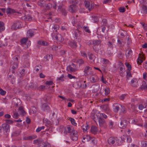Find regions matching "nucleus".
<instances>
[{"instance_id":"obj_47","label":"nucleus","mask_w":147,"mask_h":147,"mask_svg":"<svg viewBox=\"0 0 147 147\" xmlns=\"http://www.w3.org/2000/svg\"><path fill=\"white\" fill-rule=\"evenodd\" d=\"M96 115H99L100 117H103L105 119H106L107 117V116L104 113H98Z\"/></svg>"},{"instance_id":"obj_29","label":"nucleus","mask_w":147,"mask_h":147,"mask_svg":"<svg viewBox=\"0 0 147 147\" xmlns=\"http://www.w3.org/2000/svg\"><path fill=\"white\" fill-rule=\"evenodd\" d=\"M53 58V56L52 55H47L44 57V58L47 61L51 60Z\"/></svg>"},{"instance_id":"obj_61","label":"nucleus","mask_w":147,"mask_h":147,"mask_svg":"<svg viewBox=\"0 0 147 147\" xmlns=\"http://www.w3.org/2000/svg\"><path fill=\"white\" fill-rule=\"evenodd\" d=\"M58 46L53 45L51 47L50 49L52 50H56L58 49Z\"/></svg>"},{"instance_id":"obj_36","label":"nucleus","mask_w":147,"mask_h":147,"mask_svg":"<svg viewBox=\"0 0 147 147\" xmlns=\"http://www.w3.org/2000/svg\"><path fill=\"white\" fill-rule=\"evenodd\" d=\"M89 128V126L88 125H83L82 126V128L83 129L84 132L86 131Z\"/></svg>"},{"instance_id":"obj_4","label":"nucleus","mask_w":147,"mask_h":147,"mask_svg":"<svg viewBox=\"0 0 147 147\" xmlns=\"http://www.w3.org/2000/svg\"><path fill=\"white\" fill-rule=\"evenodd\" d=\"M102 42V41L100 40H90L88 42V45H90L91 44H93L94 45L93 47V48L95 50H99V49H96L95 46L96 45H98L100 44Z\"/></svg>"},{"instance_id":"obj_20","label":"nucleus","mask_w":147,"mask_h":147,"mask_svg":"<svg viewBox=\"0 0 147 147\" xmlns=\"http://www.w3.org/2000/svg\"><path fill=\"white\" fill-rule=\"evenodd\" d=\"M82 138V142L83 143H85L90 140L91 139V138L89 136L86 135L83 136Z\"/></svg>"},{"instance_id":"obj_26","label":"nucleus","mask_w":147,"mask_h":147,"mask_svg":"<svg viewBox=\"0 0 147 147\" xmlns=\"http://www.w3.org/2000/svg\"><path fill=\"white\" fill-rule=\"evenodd\" d=\"M68 44L70 46L73 48H76L77 47L76 43L74 41H69Z\"/></svg>"},{"instance_id":"obj_50","label":"nucleus","mask_w":147,"mask_h":147,"mask_svg":"<svg viewBox=\"0 0 147 147\" xmlns=\"http://www.w3.org/2000/svg\"><path fill=\"white\" fill-rule=\"evenodd\" d=\"M141 144L142 147H147V142L142 141L141 142Z\"/></svg>"},{"instance_id":"obj_39","label":"nucleus","mask_w":147,"mask_h":147,"mask_svg":"<svg viewBox=\"0 0 147 147\" xmlns=\"http://www.w3.org/2000/svg\"><path fill=\"white\" fill-rule=\"evenodd\" d=\"M109 48H108L107 51V54L109 56H111L113 55V52H112V49H111V50L110 49H109Z\"/></svg>"},{"instance_id":"obj_33","label":"nucleus","mask_w":147,"mask_h":147,"mask_svg":"<svg viewBox=\"0 0 147 147\" xmlns=\"http://www.w3.org/2000/svg\"><path fill=\"white\" fill-rule=\"evenodd\" d=\"M89 59L91 61V62H94L95 60V56L92 53L89 54L88 56Z\"/></svg>"},{"instance_id":"obj_28","label":"nucleus","mask_w":147,"mask_h":147,"mask_svg":"<svg viewBox=\"0 0 147 147\" xmlns=\"http://www.w3.org/2000/svg\"><path fill=\"white\" fill-rule=\"evenodd\" d=\"M36 136H33V137L32 136L24 137L23 138V139L24 140H31L34 138H36Z\"/></svg>"},{"instance_id":"obj_30","label":"nucleus","mask_w":147,"mask_h":147,"mask_svg":"<svg viewBox=\"0 0 147 147\" xmlns=\"http://www.w3.org/2000/svg\"><path fill=\"white\" fill-rule=\"evenodd\" d=\"M16 12L15 10L12 9L8 8L7 9L6 13L7 14H11Z\"/></svg>"},{"instance_id":"obj_7","label":"nucleus","mask_w":147,"mask_h":147,"mask_svg":"<svg viewBox=\"0 0 147 147\" xmlns=\"http://www.w3.org/2000/svg\"><path fill=\"white\" fill-rule=\"evenodd\" d=\"M77 66L74 63H72L71 65L68 66L67 69L68 71L70 72H73L78 70Z\"/></svg>"},{"instance_id":"obj_1","label":"nucleus","mask_w":147,"mask_h":147,"mask_svg":"<svg viewBox=\"0 0 147 147\" xmlns=\"http://www.w3.org/2000/svg\"><path fill=\"white\" fill-rule=\"evenodd\" d=\"M108 144L111 145L114 144L116 146L120 145L121 144V140L120 139L115 137H110L107 140Z\"/></svg>"},{"instance_id":"obj_18","label":"nucleus","mask_w":147,"mask_h":147,"mask_svg":"<svg viewBox=\"0 0 147 147\" xmlns=\"http://www.w3.org/2000/svg\"><path fill=\"white\" fill-rule=\"evenodd\" d=\"M98 80V77L96 75H94L90 77V80L92 83H94L97 82Z\"/></svg>"},{"instance_id":"obj_52","label":"nucleus","mask_w":147,"mask_h":147,"mask_svg":"<svg viewBox=\"0 0 147 147\" xmlns=\"http://www.w3.org/2000/svg\"><path fill=\"white\" fill-rule=\"evenodd\" d=\"M76 62L77 63H78L80 65L83 64L84 63L83 60L81 59H77Z\"/></svg>"},{"instance_id":"obj_2","label":"nucleus","mask_w":147,"mask_h":147,"mask_svg":"<svg viewBox=\"0 0 147 147\" xmlns=\"http://www.w3.org/2000/svg\"><path fill=\"white\" fill-rule=\"evenodd\" d=\"M78 17L76 16V18L75 17H71L70 19V21L73 26H77L78 28L80 29V28H82L83 22H80V20L78 21Z\"/></svg>"},{"instance_id":"obj_13","label":"nucleus","mask_w":147,"mask_h":147,"mask_svg":"<svg viewBox=\"0 0 147 147\" xmlns=\"http://www.w3.org/2000/svg\"><path fill=\"white\" fill-rule=\"evenodd\" d=\"M78 28L76 30L74 34L75 36V37L76 38V39L78 40V42H80L81 40V38L80 36V33L78 30Z\"/></svg>"},{"instance_id":"obj_22","label":"nucleus","mask_w":147,"mask_h":147,"mask_svg":"<svg viewBox=\"0 0 147 147\" xmlns=\"http://www.w3.org/2000/svg\"><path fill=\"white\" fill-rule=\"evenodd\" d=\"M21 19L25 21H30L32 20V17L30 15L24 16L21 17Z\"/></svg>"},{"instance_id":"obj_5","label":"nucleus","mask_w":147,"mask_h":147,"mask_svg":"<svg viewBox=\"0 0 147 147\" xmlns=\"http://www.w3.org/2000/svg\"><path fill=\"white\" fill-rule=\"evenodd\" d=\"M121 121L119 126V127L121 129L125 128L127 125V121L126 119L123 117L121 118Z\"/></svg>"},{"instance_id":"obj_41","label":"nucleus","mask_w":147,"mask_h":147,"mask_svg":"<svg viewBox=\"0 0 147 147\" xmlns=\"http://www.w3.org/2000/svg\"><path fill=\"white\" fill-rule=\"evenodd\" d=\"M105 94V95H107L109 94L110 92V89L108 88H106L104 89Z\"/></svg>"},{"instance_id":"obj_11","label":"nucleus","mask_w":147,"mask_h":147,"mask_svg":"<svg viewBox=\"0 0 147 147\" xmlns=\"http://www.w3.org/2000/svg\"><path fill=\"white\" fill-rule=\"evenodd\" d=\"M10 127V126L7 123L3 124L2 125V128L3 129L4 133H7L9 132Z\"/></svg>"},{"instance_id":"obj_37","label":"nucleus","mask_w":147,"mask_h":147,"mask_svg":"<svg viewBox=\"0 0 147 147\" xmlns=\"http://www.w3.org/2000/svg\"><path fill=\"white\" fill-rule=\"evenodd\" d=\"M69 120L71 121V123L75 126L77 125V124L76 123L75 120L73 118L70 117L69 118Z\"/></svg>"},{"instance_id":"obj_27","label":"nucleus","mask_w":147,"mask_h":147,"mask_svg":"<svg viewBox=\"0 0 147 147\" xmlns=\"http://www.w3.org/2000/svg\"><path fill=\"white\" fill-rule=\"evenodd\" d=\"M60 36V34H57L56 33H53L52 34V37L55 40H58V37Z\"/></svg>"},{"instance_id":"obj_12","label":"nucleus","mask_w":147,"mask_h":147,"mask_svg":"<svg viewBox=\"0 0 147 147\" xmlns=\"http://www.w3.org/2000/svg\"><path fill=\"white\" fill-rule=\"evenodd\" d=\"M78 9V7L75 5H71L68 7L69 11L71 13H75Z\"/></svg>"},{"instance_id":"obj_44","label":"nucleus","mask_w":147,"mask_h":147,"mask_svg":"<svg viewBox=\"0 0 147 147\" xmlns=\"http://www.w3.org/2000/svg\"><path fill=\"white\" fill-rule=\"evenodd\" d=\"M110 98H105L102 99H101L100 100V102H102V103L104 102H107L110 101Z\"/></svg>"},{"instance_id":"obj_21","label":"nucleus","mask_w":147,"mask_h":147,"mask_svg":"<svg viewBox=\"0 0 147 147\" xmlns=\"http://www.w3.org/2000/svg\"><path fill=\"white\" fill-rule=\"evenodd\" d=\"M43 141L41 139H38L35 140L33 141V143L34 144H37L40 145L41 144H43Z\"/></svg>"},{"instance_id":"obj_54","label":"nucleus","mask_w":147,"mask_h":147,"mask_svg":"<svg viewBox=\"0 0 147 147\" xmlns=\"http://www.w3.org/2000/svg\"><path fill=\"white\" fill-rule=\"evenodd\" d=\"M64 75H62L60 77L57 78V80L59 81H64Z\"/></svg>"},{"instance_id":"obj_58","label":"nucleus","mask_w":147,"mask_h":147,"mask_svg":"<svg viewBox=\"0 0 147 147\" xmlns=\"http://www.w3.org/2000/svg\"><path fill=\"white\" fill-rule=\"evenodd\" d=\"M45 127L44 126H42L41 127H38L36 129V131L37 132H40L41 130L44 129Z\"/></svg>"},{"instance_id":"obj_9","label":"nucleus","mask_w":147,"mask_h":147,"mask_svg":"<svg viewBox=\"0 0 147 147\" xmlns=\"http://www.w3.org/2000/svg\"><path fill=\"white\" fill-rule=\"evenodd\" d=\"M24 59V64L26 67H28L30 66V63L28 55L27 54H24L23 56Z\"/></svg>"},{"instance_id":"obj_14","label":"nucleus","mask_w":147,"mask_h":147,"mask_svg":"<svg viewBox=\"0 0 147 147\" xmlns=\"http://www.w3.org/2000/svg\"><path fill=\"white\" fill-rule=\"evenodd\" d=\"M20 23L19 21L15 22L11 26V29L13 30H16L19 28L20 27Z\"/></svg>"},{"instance_id":"obj_31","label":"nucleus","mask_w":147,"mask_h":147,"mask_svg":"<svg viewBox=\"0 0 147 147\" xmlns=\"http://www.w3.org/2000/svg\"><path fill=\"white\" fill-rule=\"evenodd\" d=\"M11 63L12 66V68L13 69H14L18 67V65L19 63L14 62H11Z\"/></svg>"},{"instance_id":"obj_49","label":"nucleus","mask_w":147,"mask_h":147,"mask_svg":"<svg viewBox=\"0 0 147 147\" xmlns=\"http://www.w3.org/2000/svg\"><path fill=\"white\" fill-rule=\"evenodd\" d=\"M125 65L127 67L128 69H127V71L131 70V65L128 63H125Z\"/></svg>"},{"instance_id":"obj_55","label":"nucleus","mask_w":147,"mask_h":147,"mask_svg":"<svg viewBox=\"0 0 147 147\" xmlns=\"http://www.w3.org/2000/svg\"><path fill=\"white\" fill-rule=\"evenodd\" d=\"M142 10L144 13L147 14V6H143L142 7Z\"/></svg>"},{"instance_id":"obj_64","label":"nucleus","mask_w":147,"mask_h":147,"mask_svg":"<svg viewBox=\"0 0 147 147\" xmlns=\"http://www.w3.org/2000/svg\"><path fill=\"white\" fill-rule=\"evenodd\" d=\"M5 121L6 123H8L9 124H12L13 122L10 119H6Z\"/></svg>"},{"instance_id":"obj_16","label":"nucleus","mask_w":147,"mask_h":147,"mask_svg":"<svg viewBox=\"0 0 147 147\" xmlns=\"http://www.w3.org/2000/svg\"><path fill=\"white\" fill-rule=\"evenodd\" d=\"M131 84L132 86L137 87L138 86L139 82L136 78H133L131 81Z\"/></svg>"},{"instance_id":"obj_35","label":"nucleus","mask_w":147,"mask_h":147,"mask_svg":"<svg viewBox=\"0 0 147 147\" xmlns=\"http://www.w3.org/2000/svg\"><path fill=\"white\" fill-rule=\"evenodd\" d=\"M121 107V112L122 113H125L127 112L126 109L124 106H122L121 105H120Z\"/></svg>"},{"instance_id":"obj_19","label":"nucleus","mask_w":147,"mask_h":147,"mask_svg":"<svg viewBox=\"0 0 147 147\" xmlns=\"http://www.w3.org/2000/svg\"><path fill=\"white\" fill-rule=\"evenodd\" d=\"M90 130L91 132L94 134H96L99 132L98 129L95 126H92Z\"/></svg>"},{"instance_id":"obj_46","label":"nucleus","mask_w":147,"mask_h":147,"mask_svg":"<svg viewBox=\"0 0 147 147\" xmlns=\"http://www.w3.org/2000/svg\"><path fill=\"white\" fill-rule=\"evenodd\" d=\"M140 88L142 89H146V83L145 82L143 81L142 82V84Z\"/></svg>"},{"instance_id":"obj_40","label":"nucleus","mask_w":147,"mask_h":147,"mask_svg":"<svg viewBox=\"0 0 147 147\" xmlns=\"http://www.w3.org/2000/svg\"><path fill=\"white\" fill-rule=\"evenodd\" d=\"M38 44L40 45H47V43L46 42L44 41H38Z\"/></svg>"},{"instance_id":"obj_34","label":"nucleus","mask_w":147,"mask_h":147,"mask_svg":"<svg viewBox=\"0 0 147 147\" xmlns=\"http://www.w3.org/2000/svg\"><path fill=\"white\" fill-rule=\"evenodd\" d=\"M20 59V57L18 56H16L13 58V60L11 62H16L19 63L18 60Z\"/></svg>"},{"instance_id":"obj_38","label":"nucleus","mask_w":147,"mask_h":147,"mask_svg":"<svg viewBox=\"0 0 147 147\" xmlns=\"http://www.w3.org/2000/svg\"><path fill=\"white\" fill-rule=\"evenodd\" d=\"M42 68V66L41 65H38L35 67V69L37 72L40 71Z\"/></svg>"},{"instance_id":"obj_32","label":"nucleus","mask_w":147,"mask_h":147,"mask_svg":"<svg viewBox=\"0 0 147 147\" xmlns=\"http://www.w3.org/2000/svg\"><path fill=\"white\" fill-rule=\"evenodd\" d=\"M19 116L20 115L16 111H13V115H12V117L13 118L17 119L19 118Z\"/></svg>"},{"instance_id":"obj_10","label":"nucleus","mask_w":147,"mask_h":147,"mask_svg":"<svg viewBox=\"0 0 147 147\" xmlns=\"http://www.w3.org/2000/svg\"><path fill=\"white\" fill-rule=\"evenodd\" d=\"M92 68L91 67L88 66H86L84 69V75L87 76L92 74L93 73L91 71Z\"/></svg>"},{"instance_id":"obj_45","label":"nucleus","mask_w":147,"mask_h":147,"mask_svg":"<svg viewBox=\"0 0 147 147\" xmlns=\"http://www.w3.org/2000/svg\"><path fill=\"white\" fill-rule=\"evenodd\" d=\"M132 53V52L131 50H128L127 53H126V57H129L131 55Z\"/></svg>"},{"instance_id":"obj_48","label":"nucleus","mask_w":147,"mask_h":147,"mask_svg":"<svg viewBox=\"0 0 147 147\" xmlns=\"http://www.w3.org/2000/svg\"><path fill=\"white\" fill-rule=\"evenodd\" d=\"M28 39V38L27 37L22 38L21 41V44H25Z\"/></svg>"},{"instance_id":"obj_63","label":"nucleus","mask_w":147,"mask_h":147,"mask_svg":"<svg viewBox=\"0 0 147 147\" xmlns=\"http://www.w3.org/2000/svg\"><path fill=\"white\" fill-rule=\"evenodd\" d=\"M127 95V94H122L120 96V99L121 100H124L125 97Z\"/></svg>"},{"instance_id":"obj_23","label":"nucleus","mask_w":147,"mask_h":147,"mask_svg":"<svg viewBox=\"0 0 147 147\" xmlns=\"http://www.w3.org/2000/svg\"><path fill=\"white\" fill-rule=\"evenodd\" d=\"M34 30L30 29L27 31V35L28 36L32 37L34 35Z\"/></svg>"},{"instance_id":"obj_56","label":"nucleus","mask_w":147,"mask_h":147,"mask_svg":"<svg viewBox=\"0 0 147 147\" xmlns=\"http://www.w3.org/2000/svg\"><path fill=\"white\" fill-rule=\"evenodd\" d=\"M82 27L84 29V30L86 32H88V33H90V30H89L88 27H86L85 26L82 27Z\"/></svg>"},{"instance_id":"obj_57","label":"nucleus","mask_w":147,"mask_h":147,"mask_svg":"<svg viewBox=\"0 0 147 147\" xmlns=\"http://www.w3.org/2000/svg\"><path fill=\"white\" fill-rule=\"evenodd\" d=\"M127 79L131 76V74L130 73V70L127 71Z\"/></svg>"},{"instance_id":"obj_59","label":"nucleus","mask_w":147,"mask_h":147,"mask_svg":"<svg viewBox=\"0 0 147 147\" xmlns=\"http://www.w3.org/2000/svg\"><path fill=\"white\" fill-rule=\"evenodd\" d=\"M102 63L103 64H107L109 62V60L108 59H106L104 58H102Z\"/></svg>"},{"instance_id":"obj_43","label":"nucleus","mask_w":147,"mask_h":147,"mask_svg":"<svg viewBox=\"0 0 147 147\" xmlns=\"http://www.w3.org/2000/svg\"><path fill=\"white\" fill-rule=\"evenodd\" d=\"M42 145H43L42 147H51V145L49 143L47 142H43Z\"/></svg>"},{"instance_id":"obj_51","label":"nucleus","mask_w":147,"mask_h":147,"mask_svg":"<svg viewBox=\"0 0 147 147\" xmlns=\"http://www.w3.org/2000/svg\"><path fill=\"white\" fill-rule=\"evenodd\" d=\"M80 55L83 57L87 58L86 53L84 51H82L80 52Z\"/></svg>"},{"instance_id":"obj_3","label":"nucleus","mask_w":147,"mask_h":147,"mask_svg":"<svg viewBox=\"0 0 147 147\" xmlns=\"http://www.w3.org/2000/svg\"><path fill=\"white\" fill-rule=\"evenodd\" d=\"M96 116L97 117V120L98 122L99 126L100 127H105L106 125L105 120L104 119L101 118L99 115H96Z\"/></svg>"},{"instance_id":"obj_24","label":"nucleus","mask_w":147,"mask_h":147,"mask_svg":"<svg viewBox=\"0 0 147 147\" xmlns=\"http://www.w3.org/2000/svg\"><path fill=\"white\" fill-rule=\"evenodd\" d=\"M18 111L20 112L22 115L23 116L25 115L26 114V112L24 110V108L22 106L19 108Z\"/></svg>"},{"instance_id":"obj_17","label":"nucleus","mask_w":147,"mask_h":147,"mask_svg":"<svg viewBox=\"0 0 147 147\" xmlns=\"http://www.w3.org/2000/svg\"><path fill=\"white\" fill-rule=\"evenodd\" d=\"M58 11H61L62 14L64 16H66L67 14V12L63 8L62 5L58 7Z\"/></svg>"},{"instance_id":"obj_25","label":"nucleus","mask_w":147,"mask_h":147,"mask_svg":"<svg viewBox=\"0 0 147 147\" xmlns=\"http://www.w3.org/2000/svg\"><path fill=\"white\" fill-rule=\"evenodd\" d=\"M113 108L114 111L117 112L120 109L119 105L116 104H114L113 105Z\"/></svg>"},{"instance_id":"obj_53","label":"nucleus","mask_w":147,"mask_h":147,"mask_svg":"<svg viewBox=\"0 0 147 147\" xmlns=\"http://www.w3.org/2000/svg\"><path fill=\"white\" fill-rule=\"evenodd\" d=\"M59 28V26L57 25H55L52 27V29L53 30V31H56Z\"/></svg>"},{"instance_id":"obj_60","label":"nucleus","mask_w":147,"mask_h":147,"mask_svg":"<svg viewBox=\"0 0 147 147\" xmlns=\"http://www.w3.org/2000/svg\"><path fill=\"white\" fill-rule=\"evenodd\" d=\"M20 131H16L13 133V135L14 136H17L20 135Z\"/></svg>"},{"instance_id":"obj_42","label":"nucleus","mask_w":147,"mask_h":147,"mask_svg":"<svg viewBox=\"0 0 147 147\" xmlns=\"http://www.w3.org/2000/svg\"><path fill=\"white\" fill-rule=\"evenodd\" d=\"M108 125L109 129H112L113 127L114 122L111 121H110L109 122Z\"/></svg>"},{"instance_id":"obj_62","label":"nucleus","mask_w":147,"mask_h":147,"mask_svg":"<svg viewBox=\"0 0 147 147\" xmlns=\"http://www.w3.org/2000/svg\"><path fill=\"white\" fill-rule=\"evenodd\" d=\"M45 86L43 85H41L38 88L39 90H43L45 89Z\"/></svg>"},{"instance_id":"obj_8","label":"nucleus","mask_w":147,"mask_h":147,"mask_svg":"<svg viewBox=\"0 0 147 147\" xmlns=\"http://www.w3.org/2000/svg\"><path fill=\"white\" fill-rule=\"evenodd\" d=\"M71 139L73 141H76L78 139V134L77 131L75 130L70 134Z\"/></svg>"},{"instance_id":"obj_15","label":"nucleus","mask_w":147,"mask_h":147,"mask_svg":"<svg viewBox=\"0 0 147 147\" xmlns=\"http://www.w3.org/2000/svg\"><path fill=\"white\" fill-rule=\"evenodd\" d=\"M75 130L73 127L70 126H67L65 128L64 133H70L72 132L73 131Z\"/></svg>"},{"instance_id":"obj_6","label":"nucleus","mask_w":147,"mask_h":147,"mask_svg":"<svg viewBox=\"0 0 147 147\" xmlns=\"http://www.w3.org/2000/svg\"><path fill=\"white\" fill-rule=\"evenodd\" d=\"M84 3L86 7L89 11L91 10L94 8V3L92 1H85Z\"/></svg>"}]
</instances>
